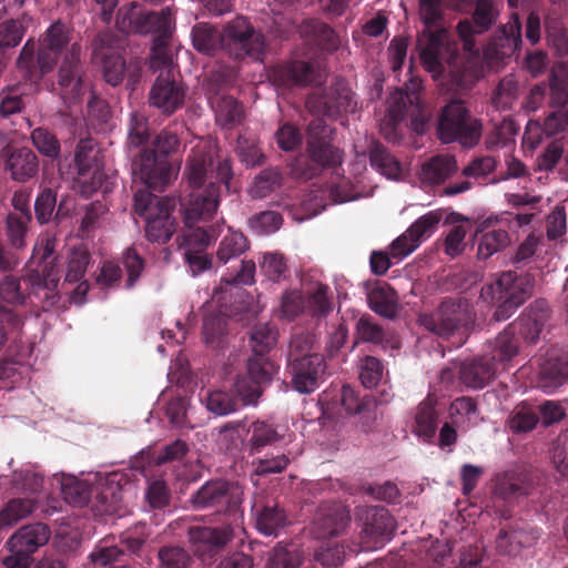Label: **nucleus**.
<instances>
[{
    "label": "nucleus",
    "mask_w": 568,
    "mask_h": 568,
    "mask_svg": "<svg viewBox=\"0 0 568 568\" xmlns=\"http://www.w3.org/2000/svg\"><path fill=\"white\" fill-rule=\"evenodd\" d=\"M34 51V43L27 41L18 58V68L29 80L36 81L51 72L61 60L59 85L62 98L69 102L77 100L82 94L81 47L73 40L71 29L60 21L52 23L40 40L37 60Z\"/></svg>",
    "instance_id": "f257e3e1"
},
{
    "label": "nucleus",
    "mask_w": 568,
    "mask_h": 568,
    "mask_svg": "<svg viewBox=\"0 0 568 568\" xmlns=\"http://www.w3.org/2000/svg\"><path fill=\"white\" fill-rule=\"evenodd\" d=\"M118 28L124 32L153 33L155 36L152 47L151 68H169L172 64V54L168 50V41L175 30L174 13L171 7L159 12H143L136 3L121 9L116 19Z\"/></svg>",
    "instance_id": "f03ea898"
},
{
    "label": "nucleus",
    "mask_w": 568,
    "mask_h": 568,
    "mask_svg": "<svg viewBox=\"0 0 568 568\" xmlns=\"http://www.w3.org/2000/svg\"><path fill=\"white\" fill-rule=\"evenodd\" d=\"M532 288L530 274L506 271L481 287L479 298L495 306L494 318L500 322L508 320L530 297Z\"/></svg>",
    "instance_id": "7ed1b4c3"
},
{
    "label": "nucleus",
    "mask_w": 568,
    "mask_h": 568,
    "mask_svg": "<svg viewBox=\"0 0 568 568\" xmlns=\"http://www.w3.org/2000/svg\"><path fill=\"white\" fill-rule=\"evenodd\" d=\"M179 140L174 133L161 132L155 140V146L161 155L143 150L132 164L134 181L148 189L162 190L178 175V169L168 161L166 155L175 150Z\"/></svg>",
    "instance_id": "20e7f679"
},
{
    "label": "nucleus",
    "mask_w": 568,
    "mask_h": 568,
    "mask_svg": "<svg viewBox=\"0 0 568 568\" xmlns=\"http://www.w3.org/2000/svg\"><path fill=\"white\" fill-rule=\"evenodd\" d=\"M475 321V312L466 298L446 300L434 314H422L418 318L423 327L440 337L457 336L458 345L466 341Z\"/></svg>",
    "instance_id": "39448f33"
},
{
    "label": "nucleus",
    "mask_w": 568,
    "mask_h": 568,
    "mask_svg": "<svg viewBox=\"0 0 568 568\" xmlns=\"http://www.w3.org/2000/svg\"><path fill=\"white\" fill-rule=\"evenodd\" d=\"M214 162L215 171L212 169L211 174L215 172L216 179L224 184L227 192H236L237 189L231 184L233 172L230 159L220 156L217 145L212 140L201 139L192 146L186 160L184 179L192 187L201 186Z\"/></svg>",
    "instance_id": "423d86ee"
},
{
    "label": "nucleus",
    "mask_w": 568,
    "mask_h": 568,
    "mask_svg": "<svg viewBox=\"0 0 568 568\" xmlns=\"http://www.w3.org/2000/svg\"><path fill=\"white\" fill-rule=\"evenodd\" d=\"M220 42L222 49L235 59L262 61L267 48L264 34L244 17H236L224 26Z\"/></svg>",
    "instance_id": "0eeeda50"
},
{
    "label": "nucleus",
    "mask_w": 568,
    "mask_h": 568,
    "mask_svg": "<svg viewBox=\"0 0 568 568\" xmlns=\"http://www.w3.org/2000/svg\"><path fill=\"white\" fill-rule=\"evenodd\" d=\"M146 187L135 192L134 210L146 221L149 240L165 243L174 233V221L171 217V211L175 203L171 199L156 197Z\"/></svg>",
    "instance_id": "6e6552de"
},
{
    "label": "nucleus",
    "mask_w": 568,
    "mask_h": 568,
    "mask_svg": "<svg viewBox=\"0 0 568 568\" xmlns=\"http://www.w3.org/2000/svg\"><path fill=\"white\" fill-rule=\"evenodd\" d=\"M116 475H110L105 478V488L99 491V488L88 489L87 485L74 477H63L61 480V493L65 501L73 506L85 505L91 496L95 494L99 506L97 507L101 514L123 516L124 511L120 510L122 500V490L114 486Z\"/></svg>",
    "instance_id": "1a4fd4ad"
},
{
    "label": "nucleus",
    "mask_w": 568,
    "mask_h": 568,
    "mask_svg": "<svg viewBox=\"0 0 568 568\" xmlns=\"http://www.w3.org/2000/svg\"><path fill=\"white\" fill-rule=\"evenodd\" d=\"M437 133L443 143L457 141L464 146L471 148L479 141L481 123L469 115L463 102L453 101L443 110Z\"/></svg>",
    "instance_id": "9d476101"
},
{
    "label": "nucleus",
    "mask_w": 568,
    "mask_h": 568,
    "mask_svg": "<svg viewBox=\"0 0 568 568\" xmlns=\"http://www.w3.org/2000/svg\"><path fill=\"white\" fill-rule=\"evenodd\" d=\"M55 250V239L50 234H42L33 247L32 260H39L44 263L42 270L31 271L27 281L31 285L36 294L45 298L50 305H54L59 295L57 288L60 281V270L57 258L47 260L52 256Z\"/></svg>",
    "instance_id": "9b49d317"
},
{
    "label": "nucleus",
    "mask_w": 568,
    "mask_h": 568,
    "mask_svg": "<svg viewBox=\"0 0 568 568\" xmlns=\"http://www.w3.org/2000/svg\"><path fill=\"white\" fill-rule=\"evenodd\" d=\"M284 430L282 426H274L263 420H254L251 423L233 422L221 428V435H223L225 439H231L234 445H237L235 439L243 443V434H245L251 453H258L262 448L280 440L291 443L292 435H286Z\"/></svg>",
    "instance_id": "f8f14e48"
},
{
    "label": "nucleus",
    "mask_w": 568,
    "mask_h": 568,
    "mask_svg": "<svg viewBox=\"0 0 568 568\" xmlns=\"http://www.w3.org/2000/svg\"><path fill=\"white\" fill-rule=\"evenodd\" d=\"M243 500V489L239 484L225 480L205 483L195 494L191 503L195 509L216 507L217 511H235Z\"/></svg>",
    "instance_id": "ddd939ff"
},
{
    "label": "nucleus",
    "mask_w": 568,
    "mask_h": 568,
    "mask_svg": "<svg viewBox=\"0 0 568 568\" xmlns=\"http://www.w3.org/2000/svg\"><path fill=\"white\" fill-rule=\"evenodd\" d=\"M422 88L418 78L410 77L405 89H397L388 99L387 113L379 124L382 135L392 143L400 140V123L404 120L407 102L417 103V93Z\"/></svg>",
    "instance_id": "4468645a"
},
{
    "label": "nucleus",
    "mask_w": 568,
    "mask_h": 568,
    "mask_svg": "<svg viewBox=\"0 0 568 568\" xmlns=\"http://www.w3.org/2000/svg\"><path fill=\"white\" fill-rule=\"evenodd\" d=\"M418 50L424 67L434 77L442 74L443 62L452 63L455 54V49L449 44L447 31L444 28H425L418 38Z\"/></svg>",
    "instance_id": "2eb2a0df"
},
{
    "label": "nucleus",
    "mask_w": 568,
    "mask_h": 568,
    "mask_svg": "<svg viewBox=\"0 0 568 568\" xmlns=\"http://www.w3.org/2000/svg\"><path fill=\"white\" fill-rule=\"evenodd\" d=\"M99 151L92 139H82L75 149L74 162L78 170L77 182L81 193L90 196L102 187L105 174L98 159Z\"/></svg>",
    "instance_id": "dca6fc26"
},
{
    "label": "nucleus",
    "mask_w": 568,
    "mask_h": 568,
    "mask_svg": "<svg viewBox=\"0 0 568 568\" xmlns=\"http://www.w3.org/2000/svg\"><path fill=\"white\" fill-rule=\"evenodd\" d=\"M172 68L173 63L166 69L163 67L153 69L161 73L154 81L149 94L150 105L164 114L175 112L185 100V88L171 75Z\"/></svg>",
    "instance_id": "f3484780"
},
{
    "label": "nucleus",
    "mask_w": 568,
    "mask_h": 568,
    "mask_svg": "<svg viewBox=\"0 0 568 568\" xmlns=\"http://www.w3.org/2000/svg\"><path fill=\"white\" fill-rule=\"evenodd\" d=\"M231 297L227 290H216L212 300L206 304L203 318V339L212 348L219 347L227 334L226 324V301Z\"/></svg>",
    "instance_id": "a211bd4d"
},
{
    "label": "nucleus",
    "mask_w": 568,
    "mask_h": 568,
    "mask_svg": "<svg viewBox=\"0 0 568 568\" xmlns=\"http://www.w3.org/2000/svg\"><path fill=\"white\" fill-rule=\"evenodd\" d=\"M122 47L123 40L110 32L100 34L95 42L94 57L100 60L104 79L111 85H118L124 77L125 62L120 53Z\"/></svg>",
    "instance_id": "6ab92c4d"
},
{
    "label": "nucleus",
    "mask_w": 568,
    "mask_h": 568,
    "mask_svg": "<svg viewBox=\"0 0 568 568\" xmlns=\"http://www.w3.org/2000/svg\"><path fill=\"white\" fill-rule=\"evenodd\" d=\"M332 132L323 118H315L308 125V152L312 160L322 166L335 165L342 161L339 151L328 143Z\"/></svg>",
    "instance_id": "aec40b11"
},
{
    "label": "nucleus",
    "mask_w": 568,
    "mask_h": 568,
    "mask_svg": "<svg viewBox=\"0 0 568 568\" xmlns=\"http://www.w3.org/2000/svg\"><path fill=\"white\" fill-rule=\"evenodd\" d=\"M90 264V253L83 245L74 246L67 256V268L64 284H75L70 300L77 305L85 302V295L89 291V283L85 280V272Z\"/></svg>",
    "instance_id": "412c9836"
},
{
    "label": "nucleus",
    "mask_w": 568,
    "mask_h": 568,
    "mask_svg": "<svg viewBox=\"0 0 568 568\" xmlns=\"http://www.w3.org/2000/svg\"><path fill=\"white\" fill-rule=\"evenodd\" d=\"M358 516L363 523L362 532L366 542H383L385 539H389L395 530V521L384 507L363 508Z\"/></svg>",
    "instance_id": "4be33fe9"
},
{
    "label": "nucleus",
    "mask_w": 568,
    "mask_h": 568,
    "mask_svg": "<svg viewBox=\"0 0 568 568\" xmlns=\"http://www.w3.org/2000/svg\"><path fill=\"white\" fill-rule=\"evenodd\" d=\"M290 368L294 389L307 394L316 389L324 375L325 364L322 355L314 354L303 361L290 362Z\"/></svg>",
    "instance_id": "5701e85b"
},
{
    "label": "nucleus",
    "mask_w": 568,
    "mask_h": 568,
    "mask_svg": "<svg viewBox=\"0 0 568 568\" xmlns=\"http://www.w3.org/2000/svg\"><path fill=\"white\" fill-rule=\"evenodd\" d=\"M497 17V9L488 0H477L474 21L476 29L468 20L460 21L457 26V32L460 40L464 43V49L471 54H477L478 49L475 45L473 37L475 33H481L486 31L495 21Z\"/></svg>",
    "instance_id": "b1692460"
},
{
    "label": "nucleus",
    "mask_w": 568,
    "mask_h": 568,
    "mask_svg": "<svg viewBox=\"0 0 568 568\" xmlns=\"http://www.w3.org/2000/svg\"><path fill=\"white\" fill-rule=\"evenodd\" d=\"M349 521V514L342 505L322 507L315 516L312 534L317 539L338 536Z\"/></svg>",
    "instance_id": "393cba45"
},
{
    "label": "nucleus",
    "mask_w": 568,
    "mask_h": 568,
    "mask_svg": "<svg viewBox=\"0 0 568 568\" xmlns=\"http://www.w3.org/2000/svg\"><path fill=\"white\" fill-rule=\"evenodd\" d=\"M190 542L196 555L202 558L211 557L216 550L224 547L232 538V529L194 527L189 531Z\"/></svg>",
    "instance_id": "a878e982"
},
{
    "label": "nucleus",
    "mask_w": 568,
    "mask_h": 568,
    "mask_svg": "<svg viewBox=\"0 0 568 568\" xmlns=\"http://www.w3.org/2000/svg\"><path fill=\"white\" fill-rule=\"evenodd\" d=\"M306 108L312 113L334 118L342 112H354L356 103L354 102L349 90L342 87L337 90L336 97L311 95L306 101Z\"/></svg>",
    "instance_id": "bb28decb"
},
{
    "label": "nucleus",
    "mask_w": 568,
    "mask_h": 568,
    "mask_svg": "<svg viewBox=\"0 0 568 568\" xmlns=\"http://www.w3.org/2000/svg\"><path fill=\"white\" fill-rule=\"evenodd\" d=\"M548 321L549 311L547 305L544 302H536L513 325L525 341L535 343L540 337Z\"/></svg>",
    "instance_id": "cd10ccee"
},
{
    "label": "nucleus",
    "mask_w": 568,
    "mask_h": 568,
    "mask_svg": "<svg viewBox=\"0 0 568 568\" xmlns=\"http://www.w3.org/2000/svg\"><path fill=\"white\" fill-rule=\"evenodd\" d=\"M497 369V365L490 358L483 356L464 362L459 375L468 387L483 388L494 379Z\"/></svg>",
    "instance_id": "c85d7f7f"
},
{
    "label": "nucleus",
    "mask_w": 568,
    "mask_h": 568,
    "mask_svg": "<svg viewBox=\"0 0 568 568\" xmlns=\"http://www.w3.org/2000/svg\"><path fill=\"white\" fill-rule=\"evenodd\" d=\"M219 207V195L216 187L211 183L207 195L199 194L193 196L183 210L185 224L191 227L193 224L210 220Z\"/></svg>",
    "instance_id": "c756f323"
},
{
    "label": "nucleus",
    "mask_w": 568,
    "mask_h": 568,
    "mask_svg": "<svg viewBox=\"0 0 568 568\" xmlns=\"http://www.w3.org/2000/svg\"><path fill=\"white\" fill-rule=\"evenodd\" d=\"M271 78L283 87L304 85L317 81L315 70L304 61H294L273 69Z\"/></svg>",
    "instance_id": "7c9ffc66"
},
{
    "label": "nucleus",
    "mask_w": 568,
    "mask_h": 568,
    "mask_svg": "<svg viewBox=\"0 0 568 568\" xmlns=\"http://www.w3.org/2000/svg\"><path fill=\"white\" fill-rule=\"evenodd\" d=\"M568 381V354L549 355L539 372V387L552 393Z\"/></svg>",
    "instance_id": "2f4dec72"
},
{
    "label": "nucleus",
    "mask_w": 568,
    "mask_h": 568,
    "mask_svg": "<svg viewBox=\"0 0 568 568\" xmlns=\"http://www.w3.org/2000/svg\"><path fill=\"white\" fill-rule=\"evenodd\" d=\"M50 539V530L43 524H33L21 527L7 541V546L18 547L29 554L36 552Z\"/></svg>",
    "instance_id": "473e14b6"
},
{
    "label": "nucleus",
    "mask_w": 568,
    "mask_h": 568,
    "mask_svg": "<svg viewBox=\"0 0 568 568\" xmlns=\"http://www.w3.org/2000/svg\"><path fill=\"white\" fill-rule=\"evenodd\" d=\"M539 539L536 529L500 530L496 539V548L500 554L515 556L525 547H530Z\"/></svg>",
    "instance_id": "72a5a7b5"
},
{
    "label": "nucleus",
    "mask_w": 568,
    "mask_h": 568,
    "mask_svg": "<svg viewBox=\"0 0 568 568\" xmlns=\"http://www.w3.org/2000/svg\"><path fill=\"white\" fill-rule=\"evenodd\" d=\"M7 169L13 180L24 182L38 171L37 155L28 148L13 149L8 153Z\"/></svg>",
    "instance_id": "f704fd0d"
},
{
    "label": "nucleus",
    "mask_w": 568,
    "mask_h": 568,
    "mask_svg": "<svg viewBox=\"0 0 568 568\" xmlns=\"http://www.w3.org/2000/svg\"><path fill=\"white\" fill-rule=\"evenodd\" d=\"M456 170L457 165L454 156L437 155L422 164L419 179L424 184L436 185L443 183Z\"/></svg>",
    "instance_id": "c9c22d12"
},
{
    "label": "nucleus",
    "mask_w": 568,
    "mask_h": 568,
    "mask_svg": "<svg viewBox=\"0 0 568 568\" xmlns=\"http://www.w3.org/2000/svg\"><path fill=\"white\" fill-rule=\"evenodd\" d=\"M209 101L215 113L216 123L222 128L229 129L241 122L243 109L232 97L210 94Z\"/></svg>",
    "instance_id": "e433bc0d"
},
{
    "label": "nucleus",
    "mask_w": 568,
    "mask_h": 568,
    "mask_svg": "<svg viewBox=\"0 0 568 568\" xmlns=\"http://www.w3.org/2000/svg\"><path fill=\"white\" fill-rule=\"evenodd\" d=\"M368 304L375 313L393 318L398 312L399 298L388 284L376 285L368 294Z\"/></svg>",
    "instance_id": "4c0bfd02"
},
{
    "label": "nucleus",
    "mask_w": 568,
    "mask_h": 568,
    "mask_svg": "<svg viewBox=\"0 0 568 568\" xmlns=\"http://www.w3.org/2000/svg\"><path fill=\"white\" fill-rule=\"evenodd\" d=\"M286 523V516L277 505H266L255 509V526L264 536L276 537Z\"/></svg>",
    "instance_id": "58836bf2"
},
{
    "label": "nucleus",
    "mask_w": 568,
    "mask_h": 568,
    "mask_svg": "<svg viewBox=\"0 0 568 568\" xmlns=\"http://www.w3.org/2000/svg\"><path fill=\"white\" fill-rule=\"evenodd\" d=\"M247 250L248 242L244 234L229 227L219 244L216 257L220 262L225 264L231 260L239 257Z\"/></svg>",
    "instance_id": "ea45409f"
},
{
    "label": "nucleus",
    "mask_w": 568,
    "mask_h": 568,
    "mask_svg": "<svg viewBox=\"0 0 568 568\" xmlns=\"http://www.w3.org/2000/svg\"><path fill=\"white\" fill-rule=\"evenodd\" d=\"M452 423L464 429L477 425L480 420L475 402L469 397L456 398L449 407Z\"/></svg>",
    "instance_id": "a19ab883"
},
{
    "label": "nucleus",
    "mask_w": 568,
    "mask_h": 568,
    "mask_svg": "<svg viewBox=\"0 0 568 568\" xmlns=\"http://www.w3.org/2000/svg\"><path fill=\"white\" fill-rule=\"evenodd\" d=\"M369 160L372 166L387 179L398 180L402 176L403 168L400 163L384 146L374 144L371 150Z\"/></svg>",
    "instance_id": "79ce46f5"
},
{
    "label": "nucleus",
    "mask_w": 568,
    "mask_h": 568,
    "mask_svg": "<svg viewBox=\"0 0 568 568\" xmlns=\"http://www.w3.org/2000/svg\"><path fill=\"white\" fill-rule=\"evenodd\" d=\"M315 550V560L323 566L337 567L346 558L345 545L335 538L321 539Z\"/></svg>",
    "instance_id": "37998d69"
},
{
    "label": "nucleus",
    "mask_w": 568,
    "mask_h": 568,
    "mask_svg": "<svg viewBox=\"0 0 568 568\" xmlns=\"http://www.w3.org/2000/svg\"><path fill=\"white\" fill-rule=\"evenodd\" d=\"M516 328L510 325L504 329L494 341L491 362L496 365L513 358L518 353V344L515 339Z\"/></svg>",
    "instance_id": "c03bdc74"
},
{
    "label": "nucleus",
    "mask_w": 568,
    "mask_h": 568,
    "mask_svg": "<svg viewBox=\"0 0 568 568\" xmlns=\"http://www.w3.org/2000/svg\"><path fill=\"white\" fill-rule=\"evenodd\" d=\"M34 509V500L17 498L10 500L0 511V531L29 516Z\"/></svg>",
    "instance_id": "a18cd8bd"
},
{
    "label": "nucleus",
    "mask_w": 568,
    "mask_h": 568,
    "mask_svg": "<svg viewBox=\"0 0 568 568\" xmlns=\"http://www.w3.org/2000/svg\"><path fill=\"white\" fill-rule=\"evenodd\" d=\"M526 494L524 479L515 473H506L496 478L495 495L511 501Z\"/></svg>",
    "instance_id": "49530a36"
},
{
    "label": "nucleus",
    "mask_w": 568,
    "mask_h": 568,
    "mask_svg": "<svg viewBox=\"0 0 568 568\" xmlns=\"http://www.w3.org/2000/svg\"><path fill=\"white\" fill-rule=\"evenodd\" d=\"M202 402L207 410L216 416L229 415L239 407L237 398L222 389L207 392Z\"/></svg>",
    "instance_id": "de8ad7c7"
},
{
    "label": "nucleus",
    "mask_w": 568,
    "mask_h": 568,
    "mask_svg": "<svg viewBox=\"0 0 568 568\" xmlns=\"http://www.w3.org/2000/svg\"><path fill=\"white\" fill-rule=\"evenodd\" d=\"M236 154L241 162L248 168L260 165L264 161V154L257 145V139L251 133H243L239 136Z\"/></svg>",
    "instance_id": "09e8293b"
},
{
    "label": "nucleus",
    "mask_w": 568,
    "mask_h": 568,
    "mask_svg": "<svg viewBox=\"0 0 568 568\" xmlns=\"http://www.w3.org/2000/svg\"><path fill=\"white\" fill-rule=\"evenodd\" d=\"M510 239L505 230H494L484 233L478 241L477 256L486 260L508 246Z\"/></svg>",
    "instance_id": "8fccbe9b"
},
{
    "label": "nucleus",
    "mask_w": 568,
    "mask_h": 568,
    "mask_svg": "<svg viewBox=\"0 0 568 568\" xmlns=\"http://www.w3.org/2000/svg\"><path fill=\"white\" fill-rule=\"evenodd\" d=\"M261 272L272 282H281L286 278L287 264L283 254L278 252H265L258 262Z\"/></svg>",
    "instance_id": "3c124183"
},
{
    "label": "nucleus",
    "mask_w": 568,
    "mask_h": 568,
    "mask_svg": "<svg viewBox=\"0 0 568 568\" xmlns=\"http://www.w3.org/2000/svg\"><path fill=\"white\" fill-rule=\"evenodd\" d=\"M303 552L295 547L277 546L271 552L267 568H298L303 562Z\"/></svg>",
    "instance_id": "603ef678"
},
{
    "label": "nucleus",
    "mask_w": 568,
    "mask_h": 568,
    "mask_svg": "<svg viewBox=\"0 0 568 568\" xmlns=\"http://www.w3.org/2000/svg\"><path fill=\"white\" fill-rule=\"evenodd\" d=\"M221 34L206 23L196 24L192 30V43L196 51L210 54L219 45Z\"/></svg>",
    "instance_id": "864d4df0"
},
{
    "label": "nucleus",
    "mask_w": 568,
    "mask_h": 568,
    "mask_svg": "<svg viewBox=\"0 0 568 568\" xmlns=\"http://www.w3.org/2000/svg\"><path fill=\"white\" fill-rule=\"evenodd\" d=\"M435 430L436 423L433 407L428 404L419 405L415 414L413 432L424 442H428L435 435Z\"/></svg>",
    "instance_id": "5fc2aeb1"
},
{
    "label": "nucleus",
    "mask_w": 568,
    "mask_h": 568,
    "mask_svg": "<svg viewBox=\"0 0 568 568\" xmlns=\"http://www.w3.org/2000/svg\"><path fill=\"white\" fill-rule=\"evenodd\" d=\"M307 302L298 290L286 291L280 302L278 314L282 318L294 320L307 310Z\"/></svg>",
    "instance_id": "6e6d98bb"
},
{
    "label": "nucleus",
    "mask_w": 568,
    "mask_h": 568,
    "mask_svg": "<svg viewBox=\"0 0 568 568\" xmlns=\"http://www.w3.org/2000/svg\"><path fill=\"white\" fill-rule=\"evenodd\" d=\"M282 175L277 169H266L254 180L250 194L254 199H262L280 186Z\"/></svg>",
    "instance_id": "4d7b16f0"
},
{
    "label": "nucleus",
    "mask_w": 568,
    "mask_h": 568,
    "mask_svg": "<svg viewBox=\"0 0 568 568\" xmlns=\"http://www.w3.org/2000/svg\"><path fill=\"white\" fill-rule=\"evenodd\" d=\"M34 148L42 155L57 159L60 155V142L55 135L45 128H37L31 132Z\"/></svg>",
    "instance_id": "13d9d810"
},
{
    "label": "nucleus",
    "mask_w": 568,
    "mask_h": 568,
    "mask_svg": "<svg viewBox=\"0 0 568 568\" xmlns=\"http://www.w3.org/2000/svg\"><path fill=\"white\" fill-rule=\"evenodd\" d=\"M442 219L443 212L440 210L430 211L412 224L407 232L422 243L437 230Z\"/></svg>",
    "instance_id": "bf43d9fd"
},
{
    "label": "nucleus",
    "mask_w": 568,
    "mask_h": 568,
    "mask_svg": "<svg viewBox=\"0 0 568 568\" xmlns=\"http://www.w3.org/2000/svg\"><path fill=\"white\" fill-rule=\"evenodd\" d=\"M166 416L176 427H194L192 408L185 398L172 399L166 407Z\"/></svg>",
    "instance_id": "052dcab7"
},
{
    "label": "nucleus",
    "mask_w": 568,
    "mask_h": 568,
    "mask_svg": "<svg viewBox=\"0 0 568 568\" xmlns=\"http://www.w3.org/2000/svg\"><path fill=\"white\" fill-rule=\"evenodd\" d=\"M283 219L274 211L261 212L250 219L251 230L258 235H267L280 230Z\"/></svg>",
    "instance_id": "680f3d73"
},
{
    "label": "nucleus",
    "mask_w": 568,
    "mask_h": 568,
    "mask_svg": "<svg viewBox=\"0 0 568 568\" xmlns=\"http://www.w3.org/2000/svg\"><path fill=\"white\" fill-rule=\"evenodd\" d=\"M277 339V331L268 325H257L251 334V345L255 354L262 355L273 347Z\"/></svg>",
    "instance_id": "e2e57ef3"
},
{
    "label": "nucleus",
    "mask_w": 568,
    "mask_h": 568,
    "mask_svg": "<svg viewBox=\"0 0 568 568\" xmlns=\"http://www.w3.org/2000/svg\"><path fill=\"white\" fill-rule=\"evenodd\" d=\"M215 236L214 227L207 232L202 227L192 229L191 226L183 236V246L185 247V252H204Z\"/></svg>",
    "instance_id": "0e129e2a"
},
{
    "label": "nucleus",
    "mask_w": 568,
    "mask_h": 568,
    "mask_svg": "<svg viewBox=\"0 0 568 568\" xmlns=\"http://www.w3.org/2000/svg\"><path fill=\"white\" fill-rule=\"evenodd\" d=\"M538 423V416L529 407L516 408L509 417L508 427L514 433H526L532 430Z\"/></svg>",
    "instance_id": "69168bd1"
},
{
    "label": "nucleus",
    "mask_w": 568,
    "mask_h": 568,
    "mask_svg": "<svg viewBox=\"0 0 568 568\" xmlns=\"http://www.w3.org/2000/svg\"><path fill=\"white\" fill-rule=\"evenodd\" d=\"M30 216L24 213L9 214L7 217V233L12 246L21 248L24 245V235Z\"/></svg>",
    "instance_id": "338daca9"
},
{
    "label": "nucleus",
    "mask_w": 568,
    "mask_h": 568,
    "mask_svg": "<svg viewBox=\"0 0 568 568\" xmlns=\"http://www.w3.org/2000/svg\"><path fill=\"white\" fill-rule=\"evenodd\" d=\"M158 557L162 568H186L190 562V556L180 547H164Z\"/></svg>",
    "instance_id": "774afa93"
}]
</instances>
